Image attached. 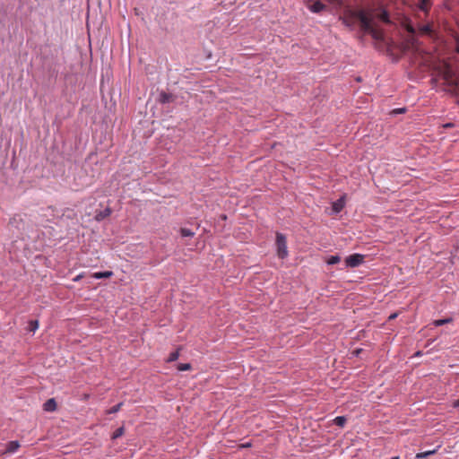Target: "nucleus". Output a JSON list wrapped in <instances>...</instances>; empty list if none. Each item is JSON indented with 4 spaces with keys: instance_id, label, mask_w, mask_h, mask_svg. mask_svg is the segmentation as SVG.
I'll return each mask as SVG.
<instances>
[{
    "instance_id": "obj_29",
    "label": "nucleus",
    "mask_w": 459,
    "mask_h": 459,
    "mask_svg": "<svg viewBox=\"0 0 459 459\" xmlns=\"http://www.w3.org/2000/svg\"><path fill=\"white\" fill-rule=\"evenodd\" d=\"M80 278H81V275H78V276H76V277L74 278V281H76L80 280Z\"/></svg>"
},
{
    "instance_id": "obj_5",
    "label": "nucleus",
    "mask_w": 459,
    "mask_h": 459,
    "mask_svg": "<svg viewBox=\"0 0 459 459\" xmlns=\"http://www.w3.org/2000/svg\"><path fill=\"white\" fill-rule=\"evenodd\" d=\"M19 447H20V443L18 441H10L7 443L6 449L4 450V452H3V455L4 454H13L19 449Z\"/></svg>"
},
{
    "instance_id": "obj_23",
    "label": "nucleus",
    "mask_w": 459,
    "mask_h": 459,
    "mask_svg": "<svg viewBox=\"0 0 459 459\" xmlns=\"http://www.w3.org/2000/svg\"><path fill=\"white\" fill-rule=\"evenodd\" d=\"M39 327V322L37 320H32L29 324V329L31 332H35Z\"/></svg>"
},
{
    "instance_id": "obj_4",
    "label": "nucleus",
    "mask_w": 459,
    "mask_h": 459,
    "mask_svg": "<svg viewBox=\"0 0 459 459\" xmlns=\"http://www.w3.org/2000/svg\"><path fill=\"white\" fill-rule=\"evenodd\" d=\"M364 262V255L360 254H353L346 257L345 263L347 267L354 268L360 265Z\"/></svg>"
},
{
    "instance_id": "obj_14",
    "label": "nucleus",
    "mask_w": 459,
    "mask_h": 459,
    "mask_svg": "<svg viewBox=\"0 0 459 459\" xmlns=\"http://www.w3.org/2000/svg\"><path fill=\"white\" fill-rule=\"evenodd\" d=\"M110 214H111V210L109 208H107L103 212H100V213H98L96 215V219L100 221V220L104 219L105 217L109 216Z\"/></svg>"
},
{
    "instance_id": "obj_8",
    "label": "nucleus",
    "mask_w": 459,
    "mask_h": 459,
    "mask_svg": "<svg viewBox=\"0 0 459 459\" xmlns=\"http://www.w3.org/2000/svg\"><path fill=\"white\" fill-rule=\"evenodd\" d=\"M113 275L112 271L98 272L92 274L95 279L109 278Z\"/></svg>"
},
{
    "instance_id": "obj_15",
    "label": "nucleus",
    "mask_w": 459,
    "mask_h": 459,
    "mask_svg": "<svg viewBox=\"0 0 459 459\" xmlns=\"http://www.w3.org/2000/svg\"><path fill=\"white\" fill-rule=\"evenodd\" d=\"M429 4H430V0H420L419 7L420 10H422L424 12H428Z\"/></svg>"
},
{
    "instance_id": "obj_16",
    "label": "nucleus",
    "mask_w": 459,
    "mask_h": 459,
    "mask_svg": "<svg viewBox=\"0 0 459 459\" xmlns=\"http://www.w3.org/2000/svg\"><path fill=\"white\" fill-rule=\"evenodd\" d=\"M340 261H341V257L339 255H331L327 259L326 263L330 265H333V264H338Z\"/></svg>"
},
{
    "instance_id": "obj_19",
    "label": "nucleus",
    "mask_w": 459,
    "mask_h": 459,
    "mask_svg": "<svg viewBox=\"0 0 459 459\" xmlns=\"http://www.w3.org/2000/svg\"><path fill=\"white\" fill-rule=\"evenodd\" d=\"M179 357V351H175L173 352H171L167 359L168 362H173L175 360H177Z\"/></svg>"
},
{
    "instance_id": "obj_11",
    "label": "nucleus",
    "mask_w": 459,
    "mask_h": 459,
    "mask_svg": "<svg viewBox=\"0 0 459 459\" xmlns=\"http://www.w3.org/2000/svg\"><path fill=\"white\" fill-rule=\"evenodd\" d=\"M437 451V448L433 449V450H429V451L421 452V453H418L415 457L417 459H423V458H426V457H428V456H429L431 455L436 454Z\"/></svg>"
},
{
    "instance_id": "obj_31",
    "label": "nucleus",
    "mask_w": 459,
    "mask_h": 459,
    "mask_svg": "<svg viewBox=\"0 0 459 459\" xmlns=\"http://www.w3.org/2000/svg\"><path fill=\"white\" fill-rule=\"evenodd\" d=\"M391 459H399V456H394Z\"/></svg>"
},
{
    "instance_id": "obj_27",
    "label": "nucleus",
    "mask_w": 459,
    "mask_h": 459,
    "mask_svg": "<svg viewBox=\"0 0 459 459\" xmlns=\"http://www.w3.org/2000/svg\"><path fill=\"white\" fill-rule=\"evenodd\" d=\"M397 316V314H392L389 316V319L392 320V319H394L395 317Z\"/></svg>"
},
{
    "instance_id": "obj_26",
    "label": "nucleus",
    "mask_w": 459,
    "mask_h": 459,
    "mask_svg": "<svg viewBox=\"0 0 459 459\" xmlns=\"http://www.w3.org/2000/svg\"><path fill=\"white\" fill-rule=\"evenodd\" d=\"M407 31H408L410 34H411L412 36H414V35H415V33H416V29H415L413 26H411V25H408V26H407Z\"/></svg>"
},
{
    "instance_id": "obj_9",
    "label": "nucleus",
    "mask_w": 459,
    "mask_h": 459,
    "mask_svg": "<svg viewBox=\"0 0 459 459\" xmlns=\"http://www.w3.org/2000/svg\"><path fill=\"white\" fill-rule=\"evenodd\" d=\"M325 4H323L321 2L319 1H316L315 2L314 4H312L310 6H309V9L313 12V13H319L321 12L324 8H325Z\"/></svg>"
},
{
    "instance_id": "obj_1",
    "label": "nucleus",
    "mask_w": 459,
    "mask_h": 459,
    "mask_svg": "<svg viewBox=\"0 0 459 459\" xmlns=\"http://www.w3.org/2000/svg\"><path fill=\"white\" fill-rule=\"evenodd\" d=\"M354 16L359 20L360 28L365 33L370 34L374 39L381 38L380 32L374 27L373 16L365 10H358L354 13Z\"/></svg>"
},
{
    "instance_id": "obj_2",
    "label": "nucleus",
    "mask_w": 459,
    "mask_h": 459,
    "mask_svg": "<svg viewBox=\"0 0 459 459\" xmlns=\"http://www.w3.org/2000/svg\"><path fill=\"white\" fill-rule=\"evenodd\" d=\"M442 77L449 87L448 91L455 92L457 87V80L455 78L454 72L447 64L445 65L444 70L442 71Z\"/></svg>"
},
{
    "instance_id": "obj_24",
    "label": "nucleus",
    "mask_w": 459,
    "mask_h": 459,
    "mask_svg": "<svg viewBox=\"0 0 459 459\" xmlns=\"http://www.w3.org/2000/svg\"><path fill=\"white\" fill-rule=\"evenodd\" d=\"M191 368V365L189 363H180L178 366V369L179 371H186Z\"/></svg>"
},
{
    "instance_id": "obj_13",
    "label": "nucleus",
    "mask_w": 459,
    "mask_h": 459,
    "mask_svg": "<svg viewBox=\"0 0 459 459\" xmlns=\"http://www.w3.org/2000/svg\"><path fill=\"white\" fill-rule=\"evenodd\" d=\"M333 422L338 427L342 428L346 423V418L344 416H338L333 420Z\"/></svg>"
},
{
    "instance_id": "obj_22",
    "label": "nucleus",
    "mask_w": 459,
    "mask_h": 459,
    "mask_svg": "<svg viewBox=\"0 0 459 459\" xmlns=\"http://www.w3.org/2000/svg\"><path fill=\"white\" fill-rule=\"evenodd\" d=\"M122 405H123V403H117V405H115V406H113L112 408H110V409L107 411V413L111 414V413H116V412H117V411L121 409Z\"/></svg>"
},
{
    "instance_id": "obj_18",
    "label": "nucleus",
    "mask_w": 459,
    "mask_h": 459,
    "mask_svg": "<svg viewBox=\"0 0 459 459\" xmlns=\"http://www.w3.org/2000/svg\"><path fill=\"white\" fill-rule=\"evenodd\" d=\"M180 234L182 237H193L195 235V233L189 230V229H186V228H182L180 230Z\"/></svg>"
},
{
    "instance_id": "obj_3",
    "label": "nucleus",
    "mask_w": 459,
    "mask_h": 459,
    "mask_svg": "<svg viewBox=\"0 0 459 459\" xmlns=\"http://www.w3.org/2000/svg\"><path fill=\"white\" fill-rule=\"evenodd\" d=\"M276 247H277V255L281 259H284L288 256V247L286 238L281 233L276 234Z\"/></svg>"
},
{
    "instance_id": "obj_20",
    "label": "nucleus",
    "mask_w": 459,
    "mask_h": 459,
    "mask_svg": "<svg viewBox=\"0 0 459 459\" xmlns=\"http://www.w3.org/2000/svg\"><path fill=\"white\" fill-rule=\"evenodd\" d=\"M452 321L451 318H446V319H438V320H435L433 322L434 325L435 326H441L445 324H447V323H450Z\"/></svg>"
},
{
    "instance_id": "obj_10",
    "label": "nucleus",
    "mask_w": 459,
    "mask_h": 459,
    "mask_svg": "<svg viewBox=\"0 0 459 459\" xmlns=\"http://www.w3.org/2000/svg\"><path fill=\"white\" fill-rule=\"evenodd\" d=\"M344 206V201L342 198H340L336 202L333 204V210L334 212H340Z\"/></svg>"
},
{
    "instance_id": "obj_7",
    "label": "nucleus",
    "mask_w": 459,
    "mask_h": 459,
    "mask_svg": "<svg viewBox=\"0 0 459 459\" xmlns=\"http://www.w3.org/2000/svg\"><path fill=\"white\" fill-rule=\"evenodd\" d=\"M46 411H54L56 409V403L54 398L48 399L43 405Z\"/></svg>"
},
{
    "instance_id": "obj_12",
    "label": "nucleus",
    "mask_w": 459,
    "mask_h": 459,
    "mask_svg": "<svg viewBox=\"0 0 459 459\" xmlns=\"http://www.w3.org/2000/svg\"><path fill=\"white\" fill-rule=\"evenodd\" d=\"M172 100V96L169 93H166V92H161L160 94V98H159V100L160 103H168L169 101H171Z\"/></svg>"
},
{
    "instance_id": "obj_25",
    "label": "nucleus",
    "mask_w": 459,
    "mask_h": 459,
    "mask_svg": "<svg viewBox=\"0 0 459 459\" xmlns=\"http://www.w3.org/2000/svg\"><path fill=\"white\" fill-rule=\"evenodd\" d=\"M453 39L455 43V51L457 54H459V35L457 33L453 34Z\"/></svg>"
},
{
    "instance_id": "obj_21",
    "label": "nucleus",
    "mask_w": 459,
    "mask_h": 459,
    "mask_svg": "<svg viewBox=\"0 0 459 459\" xmlns=\"http://www.w3.org/2000/svg\"><path fill=\"white\" fill-rule=\"evenodd\" d=\"M379 19L385 22H389V15L385 10H382L379 13Z\"/></svg>"
},
{
    "instance_id": "obj_6",
    "label": "nucleus",
    "mask_w": 459,
    "mask_h": 459,
    "mask_svg": "<svg viewBox=\"0 0 459 459\" xmlns=\"http://www.w3.org/2000/svg\"><path fill=\"white\" fill-rule=\"evenodd\" d=\"M419 33L420 35H432L433 30L430 24L420 25L418 27Z\"/></svg>"
},
{
    "instance_id": "obj_30",
    "label": "nucleus",
    "mask_w": 459,
    "mask_h": 459,
    "mask_svg": "<svg viewBox=\"0 0 459 459\" xmlns=\"http://www.w3.org/2000/svg\"><path fill=\"white\" fill-rule=\"evenodd\" d=\"M455 406H459V399L455 403Z\"/></svg>"
},
{
    "instance_id": "obj_17",
    "label": "nucleus",
    "mask_w": 459,
    "mask_h": 459,
    "mask_svg": "<svg viewBox=\"0 0 459 459\" xmlns=\"http://www.w3.org/2000/svg\"><path fill=\"white\" fill-rule=\"evenodd\" d=\"M125 429L124 427H120L115 430V432L112 435V439H117L124 435Z\"/></svg>"
},
{
    "instance_id": "obj_28",
    "label": "nucleus",
    "mask_w": 459,
    "mask_h": 459,
    "mask_svg": "<svg viewBox=\"0 0 459 459\" xmlns=\"http://www.w3.org/2000/svg\"><path fill=\"white\" fill-rule=\"evenodd\" d=\"M395 112H396V113H402V112H403V108H400V109L395 110Z\"/></svg>"
}]
</instances>
